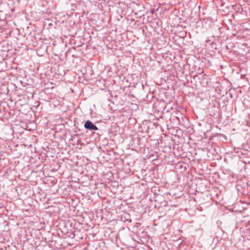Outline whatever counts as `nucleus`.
<instances>
[{
  "label": "nucleus",
  "instance_id": "1",
  "mask_svg": "<svg viewBox=\"0 0 250 250\" xmlns=\"http://www.w3.org/2000/svg\"><path fill=\"white\" fill-rule=\"evenodd\" d=\"M84 126L85 128L89 130H98V128L90 121H86L84 125Z\"/></svg>",
  "mask_w": 250,
  "mask_h": 250
},
{
  "label": "nucleus",
  "instance_id": "2",
  "mask_svg": "<svg viewBox=\"0 0 250 250\" xmlns=\"http://www.w3.org/2000/svg\"><path fill=\"white\" fill-rule=\"evenodd\" d=\"M232 211H236V212L238 211V210L237 209H234V208L232 209ZM240 211L241 210H239V211Z\"/></svg>",
  "mask_w": 250,
  "mask_h": 250
},
{
  "label": "nucleus",
  "instance_id": "3",
  "mask_svg": "<svg viewBox=\"0 0 250 250\" xmlns=\"http://www.w3.org/2000/svg\"><path fill=\"white\" fill-rule=\"evenodd\" d=\"M186 36V33H185L183 34V37H185Z\"/></svg>",
  "mask_w": 250,
  "mask_h": 250
}]
</instances>
